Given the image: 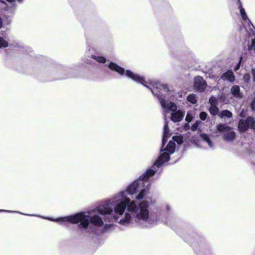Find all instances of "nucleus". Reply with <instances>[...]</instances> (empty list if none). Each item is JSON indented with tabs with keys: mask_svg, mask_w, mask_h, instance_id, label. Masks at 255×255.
I'll return each mask as SVG.
<instances>
[{
	"mask_svg": "<svg viewBox=\"0 0 255 255\" xmlns=\"http://www.w3.org/2000/svg\"><path fill=\"white\" fill-rule=\"evenodd\" d=\"M135 201L127 196L125 191H120L112 198L97 206L91 212H81L77 214L57 218L37 216L53 222H56L65 226L70 224H77L87 229L91 223L94 226L101 227L107 223L111 216L117 223L123 226H128L133 219L136 222L141 223L142 219L136 211Z\"/></svg>",
	"mask_w": 255,
	"mask_h": 255,
	"instance_id": "f257e3e1",
	"label": "nucleus"
},
{
	"mask_svg": "<svg viewBox=\"0 0 255 255\" xmlns=\"http://www.w3.org/2000/svg\"><path fill=\"white\" fill-rule=\"evenodd\" d=\"M155 166L159 167V156L157 157L155 161L153 169H147L145 173L129 184L126 190L124 191L130 195H136L135 198L137 200H142L138 204L135 202V206L137 208L136 211L139 214L140 219L146 223L145 227H148L154 222L149 217L147 208L151 200L148 191L150 186L149 179L155 174L157 170Z\"/></svg>",
	"mask_w": 255,
	"mask_h": 255,
	"instance_id": "f03ea898",
	"label": "nucleus"
},
{
	"mask_svg": "<svg viewBox=\"0 0 255 255\" xmlns=\"http://www.w3.org/2000/svg\"><path fill=\"white\" fill-rule=\"evenodd\" d=\"M108 67L111 70L116 72L120 75L122 76L126 74L128 78L137 83L142 85L147 89H149L151 91L153 95L158 100L159 99V84L157 81L152 80L148 83L146 81L144 77L141 76L130 70H128L125 71L124 68L114 62H110L108 65Z\"/></svg>",
	"mask_w": 255,
	"mask_h": 255,
	"instance_id": "7ed1b4c3",
	"label": "nucleus"
},
{
	"mask_svg": "<svg viewBox=\"0 0 255 255\" xmlns=\"http://www.w3.org/2000/svg\"><path fill=\"white\" fill-rule=\"evenodd\" d=\"M169 129L167 125L164 127V131L162 137V148L163 150H160V164L161 163L167 162L169 159L170 155L173 154L175 151V142L180 144L183 142L182 137L181 135L173 136L171 140H169L168 144L165 146L167 139L170 136Z\"/></svg>",
	"mask_w": 255,
	"mask_h": 255,
	"instance_id": "20e7f679",
	"label": "nucleus"
},
{
	"mask_svg": "<svg viewBox=\"0 0 255 255\" xmlns=\"http://www.w3.org/2000/svg\"><path fill=\"white\" fill-rule=\"evenodd\" d=\"M161 106L165 112H171V120L173 122H179L183 119L184 113L181 110H177V106L173 103L165 101L161 103Z\"/></svg>",
	"mask_w": 255,
	"mask_h": 255,
	"instance_id": "39448f33",
	"label": "nucleus"
},
{
	"mask_svg": "<svg viewBox=\"0 0 255 255\" xmlns=\"http://www.w3.org/2000/svg\"><path fill=\"white\" fill-rule=\"evenodd\" d=\"M217 131L223 134V139L228 142L233 141L236 137V132L233 128L226 124H220L217 126Z\"/></svg>",
	"mask_w": 255,
	"mask_h": 255,
	"instance_id": "423d86ee",
	"label": "nucleus"
},
{
	"mask_svg": "<svg viewBox=\"0 0 255 255\" xmlns=\"http://www.w3.org/2000/svg\"><path fill=\"white\" fill-rule=\"evenodd\" d=\"M238 128L241 132H244L249 128L255 130V120L251 117L246 120L242 119L239 122Z\"/></svg>",
	"mask_w": 255,
	"mask_h": 255,
	"instance_id": "0eeeda50",
	"label": "nucleus"
},
{
	"mask_svg": "<svg viewBox=\"0 0 255 255\" xmlns=\"http://www.w3.org/2000/svg\"><path fill=\"white\" fill-rule=\"evenodd\" d=\"M23 0H0V7L9 13H13L15 7L10 3L13 2H21Z\"/></svg>",
	"mask_w": 255,
	"mask_h": 255,
	"instance_id": "6e6552de",
	"label": "nucleus"
},
{
	"mask_svg": "<svg viewBox=\"0 0 255 255\" xmlns=\"http://www.w3.org/2000/svg\"><path fill=\"white\" fill-rule=\"evenodd\" d=\"M194 86L200 91H203L207 86L205 81L202 77L198 76L194 79Z\"/></svg>",
	"mask_w": 255,
	"mask_h": 255,
	"instance_id": "1a4fd4ad",
	"label": "nucleus"
},
{
	"mask_svg": "<svg viewBox=\"0 0 255 255\" xmlns=\"http://www.w3.org/2000/svg\"><path fill=\"white\" fill-rule=\"evenodd\" d=\"M238 2L239 4V8L240 9V14L243 20H244V22L248 25L249 28L250 30H252V27L253 26L251 24V22L247 16L245 9L242 7L241 2L240 0H238Z\"/></svg>",
	"mask_w": 255,
	"mask_h": 255,
	"instance_id": "9d476101",
	"label": "nucleus"
},
{
	"mask_svg": "<svg viewBox=\"0 0 255 255\" xmlns=\"http://www.w3.org/2000/svg\"><path fill=\"white\" fill-rule=\"evenodd\" d=\"M221 79L223 81H228L232 82L235 80V76L233 72L231 70H228L223 74L221 77Z\"/></svg>",
	"mask_w": 255,
	"mask_h": 255,
	"instance_id": "9b49d317",
	"label": "nucleus"
},
{
	"mask_svg": "<svg viewBox=\"0 0 255 255\" xmlns=\"http://www.w3.org/2000/svg\"><path fill=\"white\" fill-rule=\"evenodd\" d=\"M1 35L2 36H0V49L7 48L9 46V43L5 37V32L2 31Z\"/></svg>",
	"mask_w": 255,
	"mask_h": 255,
	"instance_id": "f8f14e48",
	"label": "nucleus"
},
{
	"mask_svg": "<svg viewBox=\"0 0 255 255\" xmlns=\"http://www.w3.org/2000/svg\"><path fill=\"white\" fill-rule=\"evenodd\" d=\"M0 8L2 9L1 7H0ZM1 15L0 14V29L4 28L10 23V20L8 19V17L5 15L2 17Z\"/></svg>",
	"mask_w": 255,
	"mask_h": 255,
	"instance_id": "ddd939ff",
	"label": "nucleus"
},
{
	"mask_svg": "<svg viewBox=\"0 0 255 255\" xmlns=\"http://www.w3.org/2000/svg\"><path fill=\"white\" fill-rule=\"evenodd\" d=\"M218 115L220 118L222 119L231 118L233 116V114L229 110H225L221 111Z\"/></svg>",
	"mask_w": 255,
	"mask_h": 255,
	"instance_id": "4468645a",
	"label": "nucleus"
},
{
	"mask_svg": "<svg viewBox=\"0 0 255 255\" xmlns=\"http://www.w3.org/2000/svg\"><path fill=\"white\" fill-rule=\"evenodd\" d=\"M231 93L237 98H241L242 95L240 92V87L239 86L235 85L233 86L231 89Z\"/></svg>",
	"mask_w": 255,
	"mask_h": 255,
	"instance_id": "2eb2a0df",
	"label": "nucleus"
},
{
	"mask_svg": "<svg viewBox=\"0 0 255 255\" xmlns=\"http://www.w3.org/2000/svg\"><path fill=\"white\" fill-rule=\"evenodd\" d=\"M201 137L204 142H206L208 144L209 147H213V143L212 142V141H211V140L210 139V138H209V136L207 134L205 133L201 134Z\"/></svg>",
	"mask_w": 255,
	"mask_h": 255,
	"instance_id": "dca6fc26",
	"label": "nucleus"
},
{
	"mask_svg": "<svg viewBox=\"0 0 255 255\" xmlns=\"http://www.w3.org/2000/svg\"><path fill=\"white\" fill-rule=\"evenodd\" d=\"M91 57L99 63H105L106 62V58L102 56L92 55Z\"/></svg>",
	"mask_w": 255,
	"mask_h": 255,
	"instance_id": "f3484780",
	"label": "nucleus"
},
{
	"mask_svg": "<svg viewBox=\"0 0 255 255\" xmlns=\"http://www.w3.org/2000/svg\"><path fill=\"white\" fill-rule=\"evenodd\" d=\"M209 111L212 116H216L219 113V109L217 106H211L209 109Z\"/></svg>",
	"mask_w": 255,
	"mask_h": 255,
	"instance_id": "a211bd4d",
	"label": "nucleus"
},
{
	"mask_svg": "<svg viewBox=\"0 0 255 255\" xmlns=\"http://www.w3.org/2000/svg\"><path fill=\"white\" fill-rule=\"evenodd\" d=\"M187 100L192 104H195L197 102V97L195 95L191 94L187 97Z\"/></svg>",
	"mask_w": 255,
	"mask_h": 255,
	"instance_id": "6ab92c4d",
	"label": "nucleus"
},
{
	"mask_svg": "<svg viewBox=\"0 0 255 255\" xmlns=\"http://www.w3.org/2000/svg\"><path fill=\"white\" fill-rule=\"evenodd\" d=\"M209 102L211 106H217L218 104V99L215 97H211L209 100Z\"/></svg>",
	"mask_w": 255,
	"mask_h": 255,
	"instance_id": "aec40b11",
	"label": "nucleus"
},
{
	"mask_svg": "<svg viewBox=\"0 0 255 255\" xmlns=\"http://www.w3.org/2000/svg\"><path fill=\"white\" fill-rule=\"evenodd\" d=\"M201 122L200 121H197L196 122H195L192 126H191V129H192V130L193 131H195L199 125L200 124Z\"/></svg>",
	"mask_w": 255,
	"mask_h": 255,
	"instance_id": "412c9836",
	"label": "nucleus"
},
{
	"mask_svg": "<svg viewBox=\"0 0 255 255\" xmlns=\"http://www.w3.org/2000/svg\"><path fill=\"white\" fill-rule=\"evenodd\" d=\"M0 212H7V213L15 212V213H18L23 214V213H20L19 212L12 211H11V210H2V209H0ZM23 215H25V214H23ZM25 215H27V216H34V215H31V214H25Z\"/></svg>",
	"mask_w": 255,
	"mask_h": 255,
	"instance_id": "4be33fe9",
	"label": "nucleus"
},
{
	"mask_svg": "<svg viewBox=\"0 0 255 255\" xmlns=\"http://www.w3.org/2000/svg\"><path fill=\"white\" fill-rule=\"evenodd\" d=\"M192 118H193L192 115L190 113H188L186 115L185 120L187 122H188V123H189L192 121Z\"/></svg>",
	"mask_w": 255,
	"mask_h": 255,
	"instance_id": "5701e85b",
	"label": "nucleus"
},
{
	"mask_svg": "<svg viewBox=\"0 0 255 255\" xmlns=\"http://www.w3.org/2000/svg\"><path fill=\"white\" fill-rule=\"evenodd\" d=\"M207 117V114L206 112H202L200 114V118L201 120L204 121Z\"/></svg>",
	"mask_w": 255,
	"mask_h": 255,
	"instance_id": "b1692460",
	"label": "nucleus"
},
{
	"mask_svg": "<svg viewBox=\"0 0 255 255\" xmlns=\"http://www.w3.org/2000/svg\"><path fill=\"white\" fill-rule=\"evenodd\" d=\"M249 50H254L255 51V38L252 40L251 46L249 47Z\"/></svg>",
	"mask_w": 255,
	"mask_h": 255,
	"instance_id": "393cba45",
	"label": "nucleus"
},
{
	"mask_svg": "<svg viewBox=\"0 0 255 255\" xmlns=\"http://www.w3.org/2000/svg\"><path fill=\"white\" fill-rule=\"evenodd\" d=\"M247 111V109H243L242 111L240 112L239 116L241 117H245L246 115V112Z\"/></svg>",
	"mask_w": 255,
	"mask_h": 255,
	"instance_id": "a878e982",
	"label": "nucleus"
},
{
	"mask_svg": "<svg viewBox=\"0 0 255 255\" xmlns=\"http://www.w3.org/2000/svg\"><path fill=\"white\" fill-rule=\"evenodd\" d=\"M161 89L165 90V91H168V87L165 85H160V90Z\"/></svg>",
	"mask_w": 255,
	"mask_h": 255,
	"instance_id": "bb28decb",
	"label": "nucleus"
},
{
	"mask_svg": "<svg viewBox=\"0 0 255 255\" xmlns=\"http://www.w3.org/2000/svg\"><path fill=\"white\" fill-rule=\"evenodd\" d=\"M251 108L253 111H255V98L253 100L251 103Z\"/></svg>",
	"mask_w": 255,
	"mask_h": 255,
	"instance_id": "cd10ccee",
	"label": "nucleus"
},
{
	"mask_svg": "<svg viewBox=\"0 0 255 255\" xmlns=\"http://www.w3.org/2000/svg\"><path fill=\"white\" fill-rule=\"evenodd\" d=\"M244 79L247 82H249L250 79V76L249 74H246L244 75Z\"/></svg>",
	"mask_w": 255,
	"mask_h": 255,
	"instance_id": "c85d7f7f",
	"label": "nucleus"
},
{
	"mask_svg": "<svg viewBox=\"0 0 255 255\" xmlns=\"http://www.w3.org/2000/svg\"><path fill=\"white\" fill-rule=\"evenodd\" d=\"M165 208L167 210H168L169 209V207L168 206L166 205H162V211H163L164 209V208Z\"/></svg>",
	"mask_w": 255,
	"mask_h": 255,
	"instance_id": "c756f323",
	"label": "nucleus"
},
{
	"mask_svg": "<svg viewBox=\"0 0 255 255\" xmlns=\"http://www.w3.org/2000/svg\"><path fill=\"white\" fill-rule=\"evenodd\" d=\"M252 74L253 77V80L255 82V69H253L252 71Z\"/></svg>",
	"mask_w": 255,
	"mask_h": 255,
	"instance_id": "7c9ffc66",
	"label": "nucleus"
},
{
	"mask_svg": "<svg viewBox=\"0 0 255 255\" xmlns=\"http://www.w3.org/2000/svg\"><path fill=\"white\" fill-rule=\"evenodd\" d=\"M240 63H239L237 66L235 68V70L236 71L238 70L239 68H240Z\"/></svg>",
	"mask_w": 255,
	"mask_h": 255,
	"instance_id": "2f4dec72",
	"label": "nucleus"
},
{
	"mask_svg": "<svg viewBox=\"0 0 255 255\" xmlns=\"http://www.w3.org/2000/svg\"><path fill=\"white\" fill-rule=\"evenodd\" d=\"M219 99L220 100H222V96H220L219 97Z\"/></svg>",
	"mask_w": 255,
	"mask_h": 255,
	"instance_id": "473e14b6",
	"label": "nucleus"
}]
</instances>
